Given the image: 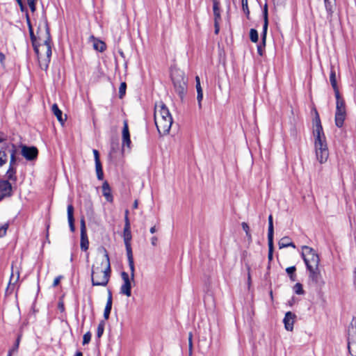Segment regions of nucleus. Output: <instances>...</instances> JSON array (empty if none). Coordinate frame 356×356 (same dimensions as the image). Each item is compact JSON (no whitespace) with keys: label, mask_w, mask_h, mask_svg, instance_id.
<instances>
[{"label":"nucleus","mask_w":356,"mask_h":356,"mask_svg":"<svg viewBox=\"0 0 356 356\" xmlns=\"http://www.w3.org/2000/svg\"><path fill=\"white\" fill-rule=\"evenodd\" d=\"M42 25L44 29V35H40V31H38L40 42L33 46V49L37 54L40 68L47 70L51 56V36L47 22L44 21ZM39 30H40V27H39Z\"/></svg>","instance_id":"obj_1"},{"label":"nucleus","mask_w":356,"mask_h":356,"mask_svg":"<svg viewBox=\"0 0 356 356\" xmlns=\"http://www.w3.org/2000/svg\"><path fill=\"white\" fill-rule=\"evenodd\" d=\"M104 254L97 257L92 266L91 281L92 286H106L111 277V264L108 254L104 249Z\"/></svg>","instance_id":"obj_2"},{"label":"nucleus","mask_w":356,"mask_h":356,"mask_svg":"<svg viewBox=\"0 0 356 356\" xmlns=\"http://www.w3.org/2000/svg\"><path fill=\"white\" fill-rule=\"evenodd\" d=\"M314 124L315 128L314 130V136L315 138L314 146L316 156L318 161L322 164L325 163L327 161L329 157V151L320 118L317 112H316Z\"/></svg>","instance_id":"obj_3"},{"label":"nucleus","mask_w":356,"mask_h":356,"mask_svg":"<svg viewBox=\"0 0 356 356\" xmlns=\"http://www.w3.org/2000/svg\"><path fill=\"white\" fill-rule=\"evenodd\" d=\"M154 122L161 136L169 133L172 124V115L163 102H159L154 106Z\"/></svg>","instance_id":"obj_4"},{"label":"nucleus","mask_w":356,"mask_h":356,"mask_svg":"<svg viewBox=\"0 0 356 356\" xmlns=\"http://www.w3.org/2000/svg\"><path fill=\"white\" fill-rule=\"evenodd\" d=\"M172 80L175 91L182 98L186 89V79L184 73L179 70H175L172 73Z\"/></svg>","instance_id":"obj_5"},{"label":"nucleus","mask_w":356,"mask_h":356,"mask_svg":"<svg viewBox=\"0 0 356 356\" xmlns=\"http://www.w3.org/2000/svg\"><path fill=\"white\" fill-rule=\"evenodd\" d=\"M302 257L306 264L307 268L318 266L320 261L318 255L312 248L303 246Z\"/></svg>","instance_id":"obj_6"},{"label":"nucleus","mask_w":356,"mask_h":356,"mask_svg":"<svg viewBox=\"0 0 356 356\" xmlns=\"http://www.w3.org/2000/svg\"><path fill=\"white\" fill-rule=\"evenodd\" d=\"M336 112H335V124L337 127H343L346 118V109L344 100L341 96L336 97Z\"/></svg>","instance_id":"obj_7"},{"label":"nucleus","mask_w":356,"mask_h":356,"mask_svg":"<svg viewBox=\"0 0 356 356\" xmlns=\"http://www.w3.org/2000/svg\"><path fill=\"white\" fill-rule=\"evenodd\" d=\"M348 348L350 354L356 356V323L355 325L351 323L348 328Z\"/></svg>","instance_id":"obj_8"},{"label":"nucleus","mask_w":356,"mask_h":356,"mask_svg":"<svg viewBox=\"0 0 356 356\" xmlns=\"http://www.w3.org/2000/svg\"><path fill=\"white\" fill-rule=\"evenodd\" d=\"M121 277L123 284L120 286V293L127 297H130L131 296V282H134V280L131 279L127 273L124 271L121 273Z\"/></svg>","instance_id":"obj_9"},{"label":"nucleus","mask_w":356,"mask_h":356,"mask_svg":"<svg viewBox=\"0 0 356 356\" xmlns=\"http://www.w3.org/2000/svg\"><path fill=\"white\" fill-rule=\"evenodd\" d=\"M21 154L27 161L35 160L38 155V150L35 147L21 146Z\"/></svg>","instance_id":"obj_10"},{"label":"nucleus","mask_w":356,"mask_h":356,"mask_svg":"<svg viewBox=\"0 0 356 356\" xmlns=\"http://www.w3.org/2000/svg\"><path fill=\"white\" fill-rule=\"evenodd\" d=\"M12 195V186L8 180L0 181V201Z\"/></svg>","instance_id":"obj_11"},{"label":"nucleus","mask_w":356,"mask_h":356,"mask_svg":"<svg viewBox=\"0 0 356 356\" xmlns=\"http://www.w3.org/2000/svg\"><path fill=\"white\" fill-rule=\"evenodd\" d=\"M324 4L327 13V19L330 23H332L336 9V0H324Z\"/></svg>","instance_id":"obj_12"},{"label":"nucleus","mask_w":356,"mask_h":356,"mask_svg":"<svg viewBox=\"0 0 356 356\" xmlns=\"http://www.w3.org/2000/svg\"><path fill=\"white\" fill-rule=\"evenodd\" d=\"M122 145L123 146H127V147H130L131 145V139H130V134L129 131L128 122L127 120L123 122V129H122Z\"/></svg>","instance_id":"obj_13"},{"label":"nucleus","mask_w":356,"mask_h":356,"mask_svg":"<svg viewBox=\"0 0 356 356\" xmlns=\"http://www.w3.org/2000/svg\"><path fill=\"white\" fill-rule=\"evenodd\" d=\"M93 154L95 157V168H96V172H97V177L98 179L102 180L104 177L103 170L102 164L99 160V152L97 149H93Z\"/></svg>","instance_id":"obj_14"},{"label":"nucleus","mask_w":356,"mask_h":356,"mask_svg":"<svg viewBox=\"0 0 356 356\" xmlns=\"http://www.w3.org/2000/svg\"><path fill=\"white\" fill-rule=\"evenodd\" d=\"M295 318L296 315L291 312H288L286 313L283 322L284 323V327L286 330H293Z\"/></svg>","instance_id":"obj_15"},{"label":"nucleus","mask_w":356,"mask_h":356,"mask_svg":"<svg viewBox=\"0 0 356 356\" xmlns=\"http://www.w3.org/2000/svg\"><path fill=\"white\" fill-rule=\"evenodd\" d=\"M123 238L126 247V250L129 251L132 250L131 247V233L130 229V226H127V225H124V232H123Z\"/></svg>","instance_id":"obj_16"},{"label":"nucleus","mask_w":356,"mask_h":356,"mask_svg":"<svg viewBox=\"0 0 356 356\" xmlns=\"http://www.w3.org/2000/svg\"><path fill=\"white\" fill-rule=\"evenodd\" d=\"M264 26H263V31H262V42L264 45L265 46L266 40V34L268 26V6L267 4L264 6Z\"/></svg>","instance_id":"obj_17"},{"label":"nucleus","mask_w":356,"mask_h":356,"mask_svg":"<svg viewBox=\"0 0 356 356\" xmlns=\"http://www.w3.org/2000/svg\"><path fill=\"white\" fill-rule=\"evenodd\" d=\"M330 81L332 85V87L334 91L335 97H338L340 95L339 88L337 83L336 79V72L334 70L333 66H331L330 74Z\"/></svg>","instance_id":"obj_18"},{"label":"nucleus","mask_w":356,"mask_h":356,"mask_svg":"<svg viewBox=\"0 0 356 356\" xmlns=\"http://www.w3.org/2000/svg\"><path fill=\"white\" fill-rule=\"evenodd\" d=\"M67 219L69 222L70 229L72 232L75 230L74 218V207L72 204L67 206Z\"/></svg>","instance_id":"obj_19"},{"label":"nucleus","mask_w":356,"mask_h":356,"mask_svg":"<svg viewBox=\"0 0 356 356\" xmlns=\"http://www.w3.org/2000/svg\"><path fill=\"white\" fill-rule=\"evenodd\" d=\"M112 293L111 291L109 290L108 291L107 302L104 312V318L105 320H108L109 318V315L112 309Z\"/></svg>","instance_id":"obj_20"},{"label":"nucleus","mask_w":356,"mask_h":356,"mask_svg":"<svg viewBox=\"0 0 356 356\" xmlns=\"http://www.w3.org/2000/svg\"><path fill=\"white\" fill-rule=\"evenodd\" d=\"M127 255L129 262V266L131 271L130 277L132 280H134L135 275V267H134V261L133 258L132 250L127 251Z\"/></svg>","instance_id":"obj_21"},{"label":"nucleus","mask_w":356,"mask_h":356,"mask_svg":"<svg viewBox=\"0 0 356 356\" xmlns=\"http://www.w3.org/2000/svg\"><path fill=\"white\" fill-rule=\"evenodd\" d=\"M309 271V277L315 282H318L321 277V273L318 266L307 268Z\"/></svg>","instance_id":"obj_22"},{"label":"nucleus","mask_w":356,"mask_h":356,"mask_svg":"<svg viewBox=\"0 0 356 356\" xmlns=\"http://www.w3.org/2000/svg\"><path fill=\"white\" fill-rule=\"evenodd\" d=\"M102 193L107 201L113 202V196L111 192V188L108 182L105 181L102 185Z\"/></svg>","instance_id":"obj_23"},{"label":"nucleus","mask_w":356,"mask_h":356,"mask_svg":"<svg viewBox=\"0 0 356 356\" xmlns=\"http://www.w3.org/2000/svg\"><path fill=\"white\" fill-rule=\"evenodd\" d=\"M213 12L214 16V22H220L221 16H220V3L218 1H213Z\"/></svg>","instance_id":"obj_24"},{"label":"nucleus","mask_w":356,"mask_h":356,"mask_svg":"<svg viewBox=\"0 0 356 356\" xmlns=\"http://www.w3.org/2000/svg\"><path fill=\"white\" fill-rule=\"evenodd\" d=\"M51 111L58 120L63 124L66 120V118H63V112L59 109L58 105L54 104L52 105Z\"/></svg>","instance_id":"obj_25"},{"label":"nucleus","mask_w":356,"mask_h":356,"mask_svg":"<svg viewBox=\"0 0 356 356\" xmlns=\"http://www.w3.org/2000/svg\"><path fill=\"white\" fill-rule=\"evenodd\" d=\"M16 172V168L9 166L6 173V176L8 181H12L15 182L17 181Z\"/></svg>","instance_id":"obj_26"},{"label":"nucleus","mask_w":356,"mask_h":356,"mask_svg":"<svg viewBox=\"0 0 356 356\" xmlns=\"http://www.w3.org/2000/svg\"><path fill=\"white\" fill-rule=\"evenodd\" d=\"M280 248H286L289 246H291L295 248V245L291 242V240L289 237H283L282 238L278 243Z\"/></svg>","instance_id":"obj_27"},{"label":"nucleus","mask_w":356,"mask_h":356,"mask_svg":"<svg viewBox=\"0 0 356 356\" xmlns=\"http://www.w3.org/2000/svg\"><path fill=\"white\" fill-rule=\"evenodd\" d=\"M26 18H27L28 25H29L30 37H31L33 47L35 44L38 43L40 41H39L38 38H37L36 36L34 35L33 30L31 25V22H30V20H29V16L27 14H26Z\"/></svg>","instance_id":"obj_28"},{"label":"nucleus","mask_w":356,"mask_h":356,"mask_svg":"<svg viewBox=\"0 0 356 356\" xmlns=\"http://www.w3.org/2000/svg\"><path fill=\"white\" fill-rule=\"evenodd\" d=\"M81 249L83 251H86L88 249L89 241L88 239L87 234L81 235Z\"/></svg>","instance_id":"obj_29"},{"label":"nucleus","mask_w":356,"mask_h":356,"mask_svg":"<svg viewBox=\"0 0 356 356\" xmlns=\"http://www.w3.org/2000/svg\"><path fill=\"white\" fill-rule=\"evenodd\" d=\"M274 234V228H273V216L270 215L268 216V238H273Z\"/></svg>","instance_id":"obj_30"},{"label":"nucleus","mask_w":356,"mask_h":356,"mask_svg":"<svg viewBox=\"0 0 356 356\" xmlns=\"http://www.w3.org/2000/svg\"><path fill=\"white\" fill-rule=\"evenodd\" d=\"M93 47L94 48L100 51V52H102L105 50L106 49V44L104 42H103L102 41H96L94 42V44H93Z\"/></svg>","instance_id":"obj_31"},{"label":"nucleus","mask_w":356,"mask_h":356,"mask_svg":"<svg viewBox=\"0 0 356 356\" xmlns=\"http://www.w3.org/2000/svg\"><path fill=\"white\" fill-rule=\"evenodd\" d=\"M241 226H242L243 229L245 232V234H246L248 241H250V242L252 241V236L250 232V227H249V225H248V223L243 222H242Z\"/></svg>","instance_id":"obj_32"},{"label":"nucleus","mask_w":356,"mask_h":356,"mask_svg":"<svg viewBox=\"0 0 356 356\" xmlns=\"http://www.w3.org/2000/svg\"><path fill=\"white\" fill-rule=\"evenodd\" d=\"M8 160V155L5 150H0V167L5 165Z\"/></svg>","instance_id":"obj_33"},{"label":"nucleus","mask_w":356,"mask_h":356,"mask_svg":"<svg viewBox=\"0 0 356 356\" xmlns=\"http://www.w3.org/2000/svg\"><path fill=\"white\" fill-rule=\"evenodd\" d=\"M268 259L270 260L273 258V238H268Z\"/></svg>","instance_id":"obj_34"},{"label":"nucleus","mask_w":356,"mask_h":356,"mask_svg":"<svg viewBox=\"0 0 356 356\" xmlns=\"http://www.w3.org/2000/svg\"><path fill=\"white\" fill-rule=\"evenodd\" d=\"M104 325L105 322L104 321L99 322L97 330V336L98 338H100L102 336L104 330Z\"/></svg>","instance_id":"obj_35"},{"label":"nucleus","mask_w":356,"mask_h":356,"mask_svg":"<svg viewBox=\"0 0 356 356\" xmlns=\"http://www.w3.org/2000/svg\"><path fill=\"white\" fill-rule=\"evenodd\" d=\"M250 38L251 41L253 42H257L258 41L259 37H258V33H257V30H255L254 29H250Z\"/></svg>","instance_id":"obj_36"},{"label":"nucleus","mask_w":356,"mask_h":356,"mask_svg":"<svg viewBox=\"0 0 356 356\" xmlns=\"http://www.w3.org/2000/svg\"><path fill=\"white\" fill-rule=\"evenodd\" d=\"M126 88H127L126 83H124V82L121 83V84L120 86V88H119V97H120V98H122L123 96L125 95Z\"/></svg>","instance_id":"obj_37"},{"label":"nucleus","mask_w":356,"mask_h":356,"mask_svg":"<svg viewBox=\"0 0 356 356\" xmlns=\"http://www.w3.org/2000/svg\"><path fill=\"white\" fill-rule=\"evenodd\" d=\"M296 268L295 266H291V267H288L286 269V273H288V275H289L290 277H291V280L292 281H294L295 280V277H294V273L296 271Z\"/></svg>","instance_id":"obj_38"},{"label":"nucleus","mask_w":356,"mask_h":356,"mask_svg":"<svg viewBox=\"0 0 356 356\" xmlns=\"http://www.w3.org/2000/svg\"><path fill=\"white\" fill-rule=\"evenodd\" d=\"M293 289L296 294L301 295V294L304 293V290L302 289V286L300 283L296 284L293 287Z\"/></svg>","instance_id":"obj_39"},{"label":"nucleus","mask_w":356,"mask_h":356,"mask_svg":"<svg viewBox=\"0 0 356 356\" xmlns=\"http://www.w3.org/2000/svg\"><path fill=\"white\" fill-rule=\"evenodd\" d=\"M19 272L18 270L17 271V276H16L15 279L14 278L13 273H12L7 289H8L12 284H14L15 282H17V280H19Z\"/></svg>","instance_id":"obj_40"},{"label":"nucleus","mask_w":356,"mask_h":356,"mask_svg":"<svg viewBox=\"0 0 356 356\" xmlns=\"http://www.w3.org/2000/svg\"><path fill=\"white\" fill-rule=\"evenodd\" d=\"M18 158L17 155H10L9 166L15 167L17 165Z\"/></svg>","instance_id":"obj_41"},{"label":"nucleus","mask_w":356,"mask_h":356,"mask_svg":"<svg viewBox=\"0 0 356 356\" xmlns=\"http://www.w3.org/2000/svg\"><path fill=\"white\" fill-rule=\"evenodd\" d=\"M91 339V333L90 332H86L83 337V345L88 344Z\"/></svg>","instance_id":"obj_42"},{"label":"nucleus","mask_w":356,"mask_h":356,"mask_svg":"<svg viewBox=\"0 0 356 356\" xmlns=\"http://www.w3.org/2000/svg\"><path fill=\"white\" fill-rule=\"evenodd\" d=\"M8 227V225L7 223L0 225V237L6 234Z\"/></svg>","instance_id":"obj_43"},{"label":"nucleus","mask_w":356,"mask_h":356,"mask_svg":"<svg viewBox=\"0 0 356 356\" xmlns=\"http://www.w3.org/2000/svg\"><path fill=\"white\" fill-rule=\"evenodd\" d=\"M81 224V235H84V234L86 233V222L84 218H82L80 221Z\"/></svg>","instance_id":"obj_44"},{"label":"nucleus","mask_w":356,"mask_h":356,"mask_svg":"<svg viewBox=\"0 0 356 356\" xmlns=\"http://www.w3.org/2000/svg\"><path fill=\"white\" fill-rule=\"evenodd\" d=\"M197 102H198V106L200 108H201L202 106V100L203 99V91H199V92H197Z\"/></svg>","instance_id":"obj_45"},{"label":"nucleus","mask_w":356,"mask_h":356,"mask_svg":"<svg viewBox=\"0 0 356 356\" xmlns=\"http://www.w3.org/2000/svg\"><path fill=\"white\" fill-rule=\"evenodd\" d=\"M242 8L244 12H245L248 15L249 14V9L248 6V0H241Z\"/></svg>","instance_id":"obj_46"},{"label":"nucleus","mask_w":356,"mask_h":356,"mask_svg":"<svg viewBox=\"0 0 356 356\" xmlns=\"http://www.w3.org/2000/svg\"><path fill=\"white\" fill-rule=\"evenodd\" d=\"M195 82H196V90H197V92H199V91H202V88L201 87V85H200V77L198 76H197L195 77Z\"/></svg>","instance_id":"obj_47"},{"label":"nucleus","mask_w":356,"mask_h":356,"mask_svg":"<svg viewBox=\"0 0 356 356\" xmlns=\"http://www.w3.org/2000/svg\"><path fill=\"white\" fill-rule=\"evenodd\" d=\"M21 339V335H19L17 340H16V347H13L10 350H12V352L15 353L17 352L19 348V342Z\"/></svg>","instance_id":"obj_48"},{"label":"nucleus","mask_w":356,"mask_h":356,"mask_svg":"<svg viewBox=\"0 0 356 356\" xmlns=\"http://www.w3.org/2000/svg\"><path fill=\"white\" fill-rule=\"evenodd\" d=\"M192 337H193L192 334L189 333V336H188V346H189L190 355L192 354V348H193Z\"/></svg>","instance_id":"obj_49"},{"label":"nucleus","mask_w":356,"mask_h":356,"mask_svg":"<svg viewBox=\"0 0 356 356\" xmlns=\"http://www.w3.org/2000/svg\"><path fill=\"white\" fill-rule=\"evenodd\" d=\"M17 149L15 145L12 144L11 148L9 149L10 155H17Z\"/></svg>","instance_id":"obj_50"},{"label":"nucleus","mask_w":356,"mask_h":356,"mask_svg":"<svg viewBox=\"0 0 356 356\" xmlns=\"http://www.w3.org/2000/svg\"><path fill=\"white\" fill-rule=\"evenodd\" d=\"M62 276H58L56 277L54 280V282H53V286L54 287H56V286H58L60 282V280L62 279Z\"/></svg>","instance_id":"obj_51"},{"label":"nucleus","mask_w":356,"mask_h":356,"mask_svg":"<svg viewBox=\"0 0 356 356\" xmlns=\"http://www.w3.org/2000/svg\"><path fill=\"white\" fill-rule=\"evenodd\" d=\"M5 60H6L5 55L2 52H0V63L3 67L5 66Z\"/></svg>","instance_id":"obj_52"},{"label":"nucleus","mask_w":356,"mask_h":356,"mask_svg":"<svg viewBox=\"0 0 356 356\" xmlns=\"http://www.w3.org/2000/svg\"><path fill=\"white\" fill-rule=\"evenodd\" d=\"M215 34H218L220 31V22H214Z\"/></svg>","instance_id":"obj_53"},{"label":"nucleus","mask_w":356,"mask_h":356,"mask_svg":"<svg viewBox=\"0 0 356 356\" xmlns=\"http://www.w3.org/2000/svg\"><path fill=\"white\" fill-rule=\"evenodd\" d=\"M58 309H60V311L61 312H64L65 307H64V304H63V302L62 301L58 302Z\"/></svg>","instance_id":"obj_54"},{"label":"nucleus","mask_w":356,"mask_h":356,"mask_svg":"<svg viewBox=\"0 0 356 356\" xmlns=\"http://www.w3.org/2000/svg\"><path fill=\"white\" fill-rule=\"evenodd\" d=\"M157 241H158V238L156 236H153L152 238H151V243L152 245L155 246L157 243Z\"/></svg>","instance_id":"obj_55"},{"label":"nucleus","mask_w":356,"mask_h":356,"mask_svg":"<svg viewBox=\"0 0 356 356\" xmlns=\"http://www.w3.org/2000/svg\"><path fill=\"white\" fill-rule=\"evenodd\" d=\"M18 3L19 6H20V9L22 11H24L25 10V6H24L22 0H16Z\"/></svg>","instance_id":"obj_56"},{"label":"nucleus","mask_w":356,"mask_h":356,"mask_svg":"<svg viewBox=\"0 0 356 356\" xmlns=\"http://www.w3.org/2000/svg\"><path fill=\"white\" fill-rule=\"evenodd\" d=\"M29 6V8H30L31 10L33 13V12H35V3H33V4H31V5H30V6Z\"/></svg>","instance_id":"obj_57"},{"label":"nucleus","mask_w":356,"mask_h":356,"mask_svg":"<svg viewBox=\"0 0 356 356\" xmlns=\"http://www.w3.org/2000/svg\"><path fill=\"white\" fill-rule=\"evenodd\" d=\"M124 220L125 225H127V226H130L129 220L127 216H125Z\"/></svg>","instance_id":"obj_58"},{"label":"nucleus","mask_w":356,"mask_h":356,"mask_svg":"<svg viewBox=\"0 0 356 356\" xmlns=\"http://www.w3.org/2000/svg\"><path fill=\"white\" fill-rule=\"evenodd\" d=\"M149 232L151 234H154L156 232V227L155 226H153L150 228Z\"/></svg>","instance_id":"obj_59"},{"label":"nucleus","mask_w":356,"mask_h":356,"mask_svg":"<svg viewBox=\"0 0 356 356\" xmlns=\"http://www.w3.org/2000/svg\"><path fill=\"white\" fill-rule=\"evenodd\" d=\"M138 200H135L134 202V204H133V207L134 209H137L138 208Z\"/></svg>","instance_id":"obj_60"},{"label":"nucleus","mask_w":356,"mask_h":356,"mask_svg":"<svg viewBox=\"0 0 356 356\" xmlns=\"http://www.w3.org/2000/svg\"><path fill=\"white\" fill-rule=\"evenodd\" d=\"M258 52L260 55H262V49L261 46H259L257 48Z\"/></svg>","instance_id":"obj_61"},{"label":"nucleus","mask_w":356,"mask_h":356,"mask_svg":"<svg viewBox=\"0 0 356 356\" xmlns=\"http://www.w3.org/2000/svg\"><path fill=\"white\" fill-rule=\"evenodd\" d=\"M35 1V0H27V3H28L29 6H30L31 4L34 3Z\"/></svg>","instance_id":"obj_62"},{"label":"nucleus","mask_w":356,"mask_h":356,"mask_svg":"<svg viewBox=\"0 0 356 356\" xmlns=\"http://www.w3.org/2000/svg\"><path fill=\"white\" fill-rule=\"evenodd\" d=\"M74 356H83V355L81 352H77Z\"/></svg>","instance_id":"obj_63"},{"label":"nucleus","mask_w":356,"mask_h":356,"mask_svg":"<svg viewBox=\"0 0 356 356\" xmlns=\"http://www.w3.org/2000/svg\"><path fill=\"white\" fill-rule=\"evenodd\" d=\"M13 353V352H12V350H9L8 356H11Z\"/></svg>","instance_id":"obj_64"}]
</instances>
